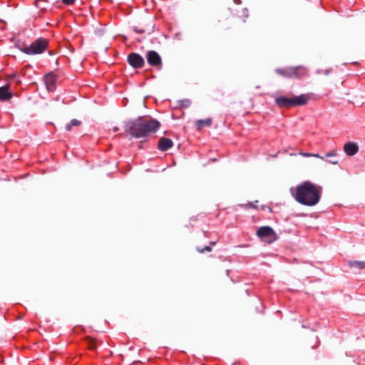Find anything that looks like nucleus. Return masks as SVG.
<instances>
[{
  "label": "nucleus",
  "mask_w": 365,
  "mask_h": 365,
  "mask_svg": "<svg viewBox=\"0 0 365 365\" xmlns=\"http://www.w3.org/2000/svg\"><path fill=\"white\" fill-rule=\"evenodd\" d=\"M294 198L302 205L314 206L317 205L322 195V187L310 181H304L290 190Z\"/></svg>",
  "instance_id": "obj_1"
},
{
  "label": "nucleus",
  "mask_w": 365,
  "mask_h": 365,
  "mask_svg": "<svg viewBox=\"0 0 365 365\" xmlns=\"http://www.w3.org/2000/svg\"><path fill=\"white\" fill-rule=\"evenodd\" d=\"M160 127V123L156 119L140 117L132 123L128 133L133 137L140 138L155 133Z\"/></svg>",
  "instance_id": "obj_2"
},
{
  "label": "nucleus",
  "mask_w": 365,
  "mask_h": 365,
  "mask_svg": "<svg viewBox=\"0 0 365 365\" xmlns=\"http://www.w3.org/2000/svg\"><path fill=\"white\" fill-rule=\"evenodd\" d=\"M315 99L314 93H308L299 96H281L275 98V103L280 108H290L307 105L310 101Z\"/></svg>",
  "instance_id": "obj_3"
},
{
  "label": "nucleus",
  "mask_w": 365,
  "mask_h": 365,
  "mask_svg": "<svg viewBox=\"0 0 365 365\" xmlns=\"http://www.w3.org/2000/svg\"><path fill=\"white\" fill-rule=\"evenodd\" d=\"M49 45V41L45 38H38L29 46H25L21 48V51L27 55H37L45 52Z\"/></svg>",
  "instance_id": "obj_4"
},
{
  "label": "nucleus",
  "mask_w": 365,
  "mask_h": 365,
  "mask_svg": "<svg viewBox=\"0 0 365 365\" xmlns=\"http://www.w3.org/2000/svg\"><path fill=\"white\" fill-rule=\"evenodd\" d=\"M58 76L54 71H50L46 73L43 77V81L48 92H54L57 87Z\"/></svg>",
  "instance_id": "obj_5"
},
{
  "label": "nucleus",
  "mask_w": 365,
  "mask_h": 365,
  "mask_svg": "<svg viewBox=\"0 0 365 365\" xmlns=\"http://www.w3.org/2000/svg\"><path fill=\"white\" fill-rule=\"evenodd\" d=\"M257 236L264 240L266 242L271 243L277 238V234L272 228L268 226L261 227L257 231Z\"/></svg>",
  "instance_id": "obj_6"
},
{
  "label": "nucleus",
  "mask_w": 365,
  "mask_h": 365,
  "mask_svg": "<svg viewBox=\"0 0 365 365\" xmlns=\"http://www.w3.org/2000/svg\"><path fill=\"white\" fill-rule=\"evenodd\" d=\"M249 18V11L247 8H241L236 11L233 16V23L238 28H242Z\"/></svg>",
  "instance_id": "obj_7"
},
{
  "label": "nucleus",
  "mask_w": 365,
  "mask_h": 365,
  "mask_svg": "<svg viewBox=\"0 0 365 365\" xmlns=\"http://www.w3.org/2000/svg\"><path fill=\"white\" fill-rule=\"evenodd\" d=\"M148 63L160 69L162 67V60L160 55L155 51H149L146 55Z\"/></svg>",
  "instance_id": "obj_8"
},
{
  "label": "nucleus",
  "mask_w": 365,
  "mask_h": 365,
  "mask_svg": "<svg viewBox=\"0 0 365 365\" xmlns=\"http://www.w3.org/2000/svg\"><path fill=\"white\" fill-rule=\"evenodd\" d=\"M128 62L134 68H141L145 64L143 58L136 53H131L128 56Z\"/></svg>",
  "instance_id": "obj_9"
},
{
  "label": "nucleus",
  "mask_w": 365,
  "mask_h": 365,
  "mask_svg": "<svg viewBox=\"0 0 365 365\" xmlns=\"http://www.w3.org/2000/svg\"><path fill=\"white\" fill-rule=\"evenodd\" d=\"M213 120L212 118L197 120L195 122V127L197 131H202L206 128H210L212 125Z\"/></svg>",
  "instance_id": "obj_10"
},
{
  "label": "nucleus",
  "mask_w": 365,
  "mask_h": 365,
  "mask_svg": "<svg viewBox=\"0 0 365 365\" xmlns=\"http://www.w3.org/2000/svg\"><path fill=\"white\" fill-rule=\"evenodd\" d=\"M13 93L10 91L9 84L0 87V101L4 102L12 98Z\"/></svg>",
  "instance_id": "obj_11"
},
{
  "label": "nucleus",
  "mask_w": 365,
  "mask_h": 365,
  "mask_svg": "<svg viewBox=\"0 0 365 365\" xmlns=\"http://www.w3.org/2000/svg\"><path fill=\"white\" fill-rule=\"evenodd\" d=\"M173 146V142L171 139L165 137H162L159 139L158 143V148L161 151H166Z\"/></svg>",
  "instance_id": "obj_12"
},
{
  "label": "nucleus",
  "mask_w": 365,
  "mask_h": 365,
  "mask_svg": "<svg viewBox=\"0 0 365 365\" xmlns=\"http://www.w3.org/2000/svg\"><path fill=\"white\" fill-rule=\"evenodd\" d=\"M344 150L347 155L351 156L358 152L359 148L354 143H348L344 145Z\"/></svg>",
  "instance_id": "obj_13"
},
{
  "label": "nucleus",
  "mask_w": 365,
  "mask_h": 365,
  "mask_svg": "<svg viewBox=\"0 0 365 365\" xmlns=\"http://www.w3.org/2000/svg\"><path fill=\"white\" fill-rule=\"evenodd\" d=\"M85 341L87 344L88 348L90 350H95L97 347V341L96 339L91 336H88L85 339Z\"/></svg>",
  "instance_id": "obj_14"
},
{
  "label": "nucleus",
  "mask_w": 365,
  "mask_h": 365,
  "mask_svg": "<svg viewBox=\"0 0 365 365\" xmlns=\"http://www.w3.org/2000/svg\"><path fill=\"white\" fill-rule=\"evenodd\" d=\"M81 125V121L76 119H73L71 122L66 125V129L67 131H71L72 130L73 126H79Z\"/></svg>",
  "instance_id": "obj_15"
},
{
  "label": "nucleus",
  "mask_w": 365,
  "mask_h": 365,
  "mask_svg": "<svg viewBox=\"0 0 365 365\" xmlns=\"http://www.w3.org/2000/svg\"><path fill=\"white\" fill-rule=\"evenodd\" d=\"M350 266L355 267L359 269H365V262L364 261H354L350 263Z\"/></svg>",
  "instance_id": "obj_16"
},
{
  "label": "nucleus",
  "mask_w": 365,
  "mask_h": 365,
  "mask_svg": "<svg viewBox=\"0 0 365 365\" xmlns=\"http://www.w3.org/2000/svg\"><path fill=\"white\" fill-rule=\"evenodd\" d=\"M299 155H302L304 157L319 158V155L318 154H312V153L299 152Z\"/></svg>",
  "instance_id": "obj_17"
},
{
  "label": "nucleus",
  "mask_w": 365,
  "mask_h": 365,
  "mask_svg": "<svg viewBox=\"0 0 365 365\" xmlns=\"http://www.w3.org/2000/svg\"><path fill=\"white\" fill-rule=\"evenodd\" d=\"M76 0H62V2L65 4V5H73L74 4V3L76 2Z\"/></svg>",
  "instance_id": "obj_18"
},
{
  "label": "nucleus",
  "mask_w": 365,
  "mask_h": 365,
  "mask_svg": "<svg viewBox=\"0 0 365 365\" xmlns=\"http://www.w3.org/2000/svg\"><path fill=\"white\" fill-rule=\"evenodd\" d=\"M212 250V248L210 246H205V247H203L202 249L200 250L198 249V251L201 253L204 252H210Z\"/></svg>",
  "instance_id": "obj_19"
},
{
  "label": "nucleus",
  "mask_w": 365,
  "mask_h": 365,
  "mask_svg": "<svg viewBox=\"0 0 365 365\" xmlns=\"http://www.w3.org/2000/svg\"><path fill=\"white\" fill-rule=\"evenodd\" d=\"M303 71L304 70L302 68H296L293 69L292 73V75L297 76L298 72Z\"/></svg>",
  "instance_id": "obj_20"
},
{
  "label": "nucleus",
  "mask_w": 365,
  "mask_h": 365,
  "mask_svg": "<svg viewBox=\"0 0 365 365\" xmlns=\"http://www.w3.org/2000/svg\"><path fill=\"white\" fill-rule=\"evenodd\" d=\"M17 76V73H10V74H7L6 75V78H9V79H14Z\"/></svg>",
  "instance_id": "obj_21"
},
{
  "label": "nucleus",
  "mask_w": 365,
  "mask_h": 365,
  "mask_svg": "<svg viewBox=\"0 0 365 365\" xmlns=\"http://www.w3.org/2000/svg\"><path fill=\"white\" fill-rule=\"evenodd\" d=\"M335 154L334 153H328L327 154V156H331V155H334Z\"/></svg>",
  "instance_id": "obj_22"
},
{
  "label": "nucleus",
  "mask_w": 365,
  "mask_h": 365,
  "mask_svg": "<svg viewBox=\"0 0 365 365\" xmlns=\"http://www.w3.org/2000/svg\"><path fill=\"white\" fill-rule=\"evenodd\" d=\"M215 244V242H211L212 245H214Z\"/></svg>",
  "instance_id": "obj_23"
}]
</instances>
